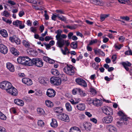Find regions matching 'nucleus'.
I'll list each match as a JSON object with an SVG mask.
<instances>
[{
    "label": "nucleus",
    "instance_id": "f8f14e48",
    "mask_svg": "<svg viewBox=\"0 0 132 132\" xmlns=\"http://www.w3.org/2000/svg\"><path fill=\"white\" fill-rule=\"evenodd\" d=\"M9 39L12 42H15L17 44H20V40L18 37H16L15 36H13V37H10Z\"/></svg>",
    "mask_w": 132,
    "mask_h": 132
},
{
    "label": "nucleus",
    "instance_id": "1a4fd4ad",
    "mask_svg": "<svg viewBox=\"0 0 132 132\" xmlns=\"http://www.w3.org/2000/svg\"><path fill=\"white\" fill-rule=\"evenodd\" d=\"M56 92L52 88L48 89L46 92V95L50 97H53L55 95Z\"/></svg>",
    "mask_w": 132,
    "mask_h": 132
},
{
    "label": "nucleus",
    "instance_id": "412c9836",
    "mask_svg": "<svg viewBox=\"0 0 132 132\" xmlns=\"http://www.w3.org/2000/svg\"><path fill=\"white\" fill-rule=\"evenodd\" d=\"M83 126L85 129L87 131H90L91 127V124L90 123H84Z\"/></svg>",
    "mask_w": 132,
    "mask_h": 132
},
{
    "label": "nucleus",
    "instance_id": "6e6552de",
    "mask_svg": "<svg viewBox=\"0 0 132 132\" xmlns=\"http://www.w3.org/2000/svg\"><path fill=\"white\" fill-rule=\"evenodd\" d=\"M113 120V117L111 116L105 117L103 118L102 121L104 123H109L111 122Z\"/></svg>",
    "mask_w": 132,
    "mask_h": 132
},
{
    "label": "nucleus",
    "instance_id": "603ef678",
    "mask_svg": "<svg viewBox=\"0 0 132 132\" xmlns=\"http://www.w3.org/2000/svg\"><path fill=\"white\" fill-rule=\"evenodd\" d=\"M131 50L129 48V50L126 51L125 52V54L126 55H130V54H131Z\"/></svg>",
    "mask_w": 132,
    "mask_h": 132
},
{
    "label": "nucleus",
    "instance_id": "79ce46f5",
    "mask_svg": "<svg viewBox=\"0 0 132 132\" xmlns=\"http://www.w3.org/2000/svg\"><path fill=\"white\" fill-rule=\"evenodd\" d=\"M62 32V31H61V32H60L59 30H57V31L55 32L57 34V35L56 36V39L60 38V35H61V33Z\"/></svg>",
    "mask_w": 132,
    "mask_h": 132
},
{
    "label": "nucleus",
    "instance_id": "bf43d9fd",
    "mask_svg": "<svg viewBox=\"0 0 132 132\" xmlns=\"http://www.w3.org/2000/svg\"><path fill=\"white\" fill-rule=\"evenodd\" d=\"M43 59L44 61L46 62H48L50 58L47 56H44L43 58Z\"/></svg>",
    "mask_w": 132,
    "mask_h": 132
},
{
    "label": "nucleus",
    "instance_id": "e2e57ef3",
    "mask_svg": "<svg viewBox=\"0 0 132 132\" xmlns=\"http://www.w3.org/2000/svg\"><path fill=\"white\" fill-rule=\"evenodd\" d=\"M90 92L93 94H95L96 93V90L93 88L91 89Z\"/></svg>",
    "mask_w": 132,
    "mask_h": 132
},
{
    "label": "nucleus",
    "instance_id": "a878e982",
    "mask_svg": "<svg viewBox=\"0 0 132 132\" xmlns=\"http://www.w3.org/2000/svg\"><path fill=\"white\" fill-rule=\"evenodd\" d=\"M52 122L50 124L51 126L53 127H56L57 126L56 120L55 119H52Z\"/></svg>",
    "mask_w": 132,
    "mask_h": 132
},
{
    "label": "nucleus",
    "instance_id": "9d476101",
    "mask_svg": "<svg viewBox=\"0 0 132 132\" xmlns=\"http://www.w3.org/2000/svg\"><path fill=\"white\" fill-rule=\"evenodd\" d=\"M76 81L79 85L84 87L87 86V84L86 82L82 79L78 78L76 79Z\"/></svg>",
    "mask_w": 132,
    "mask_h": 132
},
{
    "label": "nucleus",
    "instance_id": "bb28decb",
    "mask_svg": "<svg viewBox=\"0 0 132 132\" xmlns=\"http://www.w3.org/2000/svg\"><path fill=\"white\" fill-rule=\"evenodd\" d=\"M45 104L46 105L49 107H51L53 106V103L49 100L46 101Z\"/></svg>",
    "mask_w": 132,
    "mask_h": 132
},
{
    "label": "nucleus",
    "instance_id": "6ab92c4d",
    "mask_svg": "<svg viewBox=\"0 0 132 132\" xmlns=\"http://www.w3.org/2000/svg\"><path fill=\"white\" fill-rule=\"evenodd\" d=\"M10 51L14 55L18 56L19 55V53L18 51L14 47L11 48Z\"/></svg>",
    "mask_w": 132,
    "mask_h": 132
},
{
    "label": "nucleus",
    "instance_id": "aec40b11",
    "mask_svg": "<svg viewBox=\"0 0 132 132\" xmlns=\"http://www.w3.org/2000/svg\"><path fill=\"white\" fill-rule=\"evenodd\" d=\"M0 34L2 36L4 37H6L8 36V34L7 31L4 29H2L0 31Z\"/></svg>",
    "mask_w": 132,
    "mask_h": 132
},
{
    "label": "nucleus",
    "instance_id": "37998d69",
    "mask_svg": "<svg viewBox=\"0 0 132 132\" xmlns=\"http://www.w3.org/2000/svg\"><path fill=\"white\" fill-rule=\"evenodd\" d=\"M128 123V122H121V121H118L117 122V123H118L119 125L120 126H121L122 125H127Z\"/></svg>",
    "mask_w": 132,
    "mask_h": 132
},
{
    "label": "nucleus",
    "instance_id": "58836bf2",
    "mask_svg": "<svg viewBox=\"0 0 132 132\" xmlns=\"http://www.w3.org/2000/svg\"><path fill=\"white\" fill-rule=\"evenodd\" d=\"M28 2L33 3L34 4H37L38 0H25Z\"/></svg>",
    "mask_w": 132,
    "mask_h": 132
},
{
    "label": "nucleus",
    "instance_id": "8fccbe9b",
    "mask_svg": "<svg viewBox=\"0 0 132 132\" xmlns=\"http://www.w3.org/2000/svg\"><path fill=\"white\" fill-rule=\"evenodd\" d=\"M121 18L122 20H125L127 21H129V18L127 16L121 17Z\"/></svg>",
    "mask_w": 132,
    "mask_h": 132
},
{
    "label": "nucleus",
    "instance_id": "774afa93",
    "mask_svg": "<svg viewBox=\"0 0 132 132\" xmlns=\"http://www.w3.org/2000/svg\"><path fill=\"white\" fill-rule=\"evenodd\" d=\"M95 60L96 62L98 63L100 62L101 61V59L98 57H95Z\"/></svg>",
    "mask_w": 132,
    "mask_h": 132
},
{
    "label": "nucleus",
    "instance_id": "473e14b6",
    "mask_svg": "<svg viewBox=\"0 0 132 132\" xmlns=\"http://www.w3.org/2000/svg\"><path fill=\"white\" fill-rule=\"evenodd\" d=\"M38 113L40 114H44L45 113L44 110L42 109L38 108L37 109Z\"/></svg>",
    "mask_w": 132,
    "mask_h": 132
},
{
    "label": "nucleus",
    "instance_id": "393cba45",
    "mask_svg": "<svg viewBox=\"0 0 132 132\" xmlns=\"http://www.w3.org/2000/svg\"><path fill=\"white\" fill-rule=\"evenodd\" d=\"M28 52L31 55H37V52L36 51L32 49L28 50Z\"/></svg>",
    "mask_w": 132,
    "mask_h": 132
},
{
    "label": "nucleus",
    "instance_id": "4d7b16f0",
    "mask_svg": "<svg viewBox=\"0 0 132 132\" xmlns=\"http://www.w3.org/2000/svg\"><path fill=\"white\" fill-rule=\"evenodd\" d=\"M115 48H116V50H120L122 46L121 45H119V46L117 45H114Z\"/></svg>",
    "mask_w": 132,
    "mask_h": 132
},
{
    "label": "nucleus",
    "instance_id": "20e7f679",
    "mask_svg": "<svg viewBox=\"0 0 132 132\" xmlns=\"http://www.w3.org/2000/svg\"><path fill=\"white\" fill-rule=\"evenodd\" d=\"M67 66L65 67L63 69L64 72L66 74L69 75H72L74 74L75 71L73 69L72 66L71 65H67Z\"/></svg>",
    "mask_w": 132,
    "mask_h": 132
},
{
    "label": "nucleus",
    "instance_id": "e433bc0d",
    "mask_svg": "<svg viewBox=\"0 0 132 132\" xmlns=\"http://www.w3.org/2000/svg\"><path fill=\"white\" fill-rule=\"evenodd\" d=\"M22 43L26 47L28 48L30 46V44L29 43L27 42L25 40H23L22 41Z\"/></svg>",
    "mask_w": 132,
    "mask_h": 132
},
{
    "label": "nucleus",
    "instance_id": "f257e3e1",
    "mask_svg": "<svg viewBox=\"0 0 132 132\" xmlns=\"http://www.w3.org/2000/svg\"><path fill=\"white\" fill-rule=\"evenodd\" d=\"M0 87L3 89L6 90V92L14 96L17 95V89L12 86L9 82L4 81L0 83Z\"/></svg>",
    "mask_w": 132,
    "mask_h": 132
},
{
    "label": "nucleus",
    "instance_id": "72a5a7b5",
    "mask_svg": "<svg viewBox=\"0 0 132 132\" xmlns=\"http://www.w3.org/2000/svg\"><path fill=\"white\" fill-rule=\"evenodd\" d=\"M2 14L6 17H8L10 15V14L6 10H5L2 13Z\"/></svg>",
    "mask_w": 132,
    "mask_h": 132
},
{
    "label": "nucleus",
    "instance_id": "c85d7f7f",
    "mask_svg": "<svg viewBox=\"0 0 132 132\" xmlns=\"http://www.w3.org/2000/svg\"><path fill=\"white\" fill-rule=\"evenodd\" d=\"M65 106L67 110L69 111H71L72 110V108L70 104L68 103H67L65 104Z\"/></svg>",
    "mask_w": 132,
    "mask_h": 132
},
{
    "label": "nucleus",
    "instance_id": "f704fd0d",
    "mask_svg": "<svg viewBox=\"0 0 132 132\" xmlns=\"http://www.w3.org/2000/svg\"><path fill=\"white\" fill-rule=\"evenodd\" d=\"M122 64L123 67H130L131 65V64L128 61L126 62H123L122 63Z\"/></svg>",
    "mask_w": 132,
    "mask_h": 132
},
{
    "label": "nucleus",
    "instance_id": "a19ab883",
    "mask_svg": "<svg viewBox=\"0 0 132 132\" xmlns=\"http://www.w3.org/2000/svg\"><path fill=\"white\" fill-rule=\"evenodd\" d=\"M120 121H123L125 122H127L128 121L127 118L124 115L122 116L120 119Z\"/></svg>",
    "mask_w": 132,
    "mask_h": 132
},
{
    "label": "nucleus",
    "instance_id": "0e129e2a",
    "mask_svg": "<svg viewBox=\"0 0 132 132\" xmlns=\"http://www.w3.org/2000/svg\"><path fill=\"white\" fill-rule=\"evenodd\" d=\"M73 33L72 32L69 33L68 35V37L69 39H71V37L73 35Z\"/></svg>",
    "mask_w": 132,
    "mask_h": 132
},
{
    "label": "nucleus",
    "instance_id": "de8ad7c7",
    "mask_svg": "<svg viewBox=\"0 0 132 132\" xmlns=\"http://www.w3.org/2000/svg\"><path fill=\"white\" fill-rule=\"evenodd\" d=\"M79 88H76L73 89L72 92L74 95H75L76 94L77 92H78V89H79Z\"/></svg>",
    "mask_w": 132,
    "mask_h": 132
},
{
    "label": "nucleus",
    "instance_id": "f03ea898",
    "mask_svg": "<svg viewBox=\"0 0 132 132\" xmlns=\"http://www.w3.org/2000/svg\"><path fill=\"white\" fill-rule=\"evenodd\" d=\"M57 40V46L60 48H61L65 44L67 46H68L70 45V43L68 42V40H64L60 38H56Z\"/></svg>",
    "mask_w": 132,
    "mask_h": 132
},
{
    "label": "nucleus",
    "instance_id": "a211bd4d",
    "mask_svg": "<svg viewBox=\"0 0 132 132\" xmlns=\"http://www.w3.org/2000/svg\"><path fill=\"white\" fill-rule=\"evenodd\" d=\"M14 103L19 105L23 106L24 104L23 101L19 99H16L14 100Z\"/></svg>",
    "mask_w": 132,
    "mask_h": 132
},
{
    "label": "nucleus",
    "instance_id": "dca6fc26",
    "mask_svg": "<svg viewBox=\"0 0 132 132\" xmlns=\"http://www.w3.org/2000/svg\"><path fill=\"white\" fill-rule=\"evenodd\" d=\"M77 109L81 111H83L85 109V105L83 103H80L78 104L76 106Z\"/></svg>",
    "mask_w": 132,
    "mask_h": 132
},
{
    "label": "nucleus",
    "instance_id": "ea45409f",
    "mask_svg": "<svg viewBox=\"0 0 132 132\" xmlns=\"http://www.w3.org/2000/svg\"><path fill=\"white\" fill-rule=\"evenodd\" d=\"M33 6L35 9L38 10L40 11L42 10H43L44 9V7H42L40 6H39V7H38V6L34 5Z\"/></svg>",
    "mask_w": 132,
    "mask_h": 132
},
{
    "label": "nucleus",
    "instance_id": "39448f33",
    "mask_svg": "<svg viewBox=\"0 0 132 132\" xmlns=\"http://www.w3.org/2000/svg\"><path fill=\"white\" fill-rule=\"evenodd\" d=\"M50 82L53 85L58 86L61 84V81L59 78L53 77L50 78Z\"/></svg>",
    "mask_w": 132,
    "mask_h": 132
},
{
    "label": "nucleus",
    "instance_id": "5fc2aeb1",
    "mask_svg": "<svg viewBox=\"0 0 132 132\" xmlns=\"http://www.w3.org/2000/svg\"><path fill=\"white\" fill-rule=\"evenodd\" d=\"M87 101H88V103L89 104H90L92 103H93V102H94V100H92L91 98H88L87 99Z\"/></svg>",
    "mask_w": 132,
    "mask_h": 132
},
{
    "label": "nucleus",
    "instance_id": "13d9d810",
    "mask_svg": "<svg viewBox=\"0 0 132 132\" xmlns=\"http://www.w3.org/2000/svg\"><path fill=\"white\" fill-rule=\"evenodd\" d=\"M119 39L121 42H122L124 41L125 38L123 36H121L119 38Z\"/></svg>",
    "mask_w": 132,
    "mask_h": 132
},
{
    "label": "nucleus",
    "instance_id": "0eeeda50",
    "mask_svg": "<svg viewBox=\"0 0 132 132\" xmlns=\"http://www.w3.org/2000/svg\"><path fill=\"white\" fill-rule=\"evenodd\" d=\"M102 110L103 112L106 115H112L113 114L112 110L109 109L110 111L105 106H103L102 108Z\"/></svg>",
    "mask_w": 132,
    "mask_h": 132
},
{
    "label": "nucleus",
    "instance_id": "69168bd1",
    "mask_svg": "<svg viewBox=\"0 0 132 132\" xmlns=\"http://www.w3.org/2000/svg\"><path fill=\"white\" fill-rule=\"evenodd\" d=\"M67 37V36L64 34H62L60 35V39L65 38Z\"/></svg>",
    "mask_w": 132,
    "mask_h": 132
},
{
    "label": "nucleus",
    "instance_id": "6e6d98bb",
    "mask_svg": "<svg viewBox=\"0 0 132 132\" xmlns=\"http://www.w3.org/2000/svg\"><path fill=\"white\" fill-rule=\"evenodd\" d=\"M0 132H6V131L4 128L2 127H0Z\"/></svg>",
    "mask_w": 132,
    "mask_h": 132
},
{
    "label": "nucleus",
    "instance_id": "4468645a",
    "mask_svg": "<svg viewBox=\"0 0 132 132\" xmlns=\"http://www.w3.org/2000/svg\"><path fill=\"white\" fill-rule=\"evenodd\" d=\"M24 64H26L29 66L32 65V59H30L29 57L25 56Z\"/></svg>",
    "mask_w": 132,
    "mask_h": 132
},
{
    "label": "nucleus",
    "instance_id": "4c0bfd02",
    "mask_svg": "<svg viewBox=\"0 0 132 132\" xmlns=\"http://www.w3.org/2000/svg\"><path fill=\"white\" fill-rule=\"evenodd\" d=\"M0 118L3 120H5L6 119V116L3 113L1 112L0 111Z\"/></svg>",
    "mask_w": 132,
    "mask_h": 132
},
{
    "label": "nucleus",
    "instance_id": "5701e85b",
    "mask_svg": "<svg viewBox=\"0 0 132 132\" xmlns=\"http://www.w3.org/2000/svg\"><path fill=\"white\" fill-rule=\"evenodd\" d=\"M54 109V112L56 113H62L63 111V108L60 107H55Z\"/></svg>",
    "mask_w": 132,
    "mask_h": 132
},
{
    "label": "nucleus",
    "instance_id": "680f3d73",
    "mask_svg": "<svg viewBox=\"0 0 132 132\" xmlns=\"http://www.w3.org/2000/svg\"><path fill=\"white\" fill-rule=\"evenodd\" d=\"M8 3L12 5H14L15 4V3L14 2L11 0L8 1Z\"/></svg>",
    "mask_w": 132,
    "mask_h": 132
},
{
    "label": "nucleus",
    "instance_id": "c9c22d12",
    "mask_svg": "<svg viewBox=\"0 0 132 132\" xmlns=\"http://www.w3.org/2000/svg\"><path fill=\"white\" fill-rule=\"evenodd\" d=\"M93 3L96 5H102V3L98 0H93Z\"/></svg>",
    "mask_w": 132,
    "mask_h": 132
},
{
    "label": "nucleus",
    "instance_id": "c756f323",
    "mask_svg": "<svg viewBox=\"0 0 132 132\" xmlns=\"http://www.w3.org/2000/svg\"><path fill=\"white\" fill-rule=\"evenodd\" d=\"M51 72L53 75L57 76L59 75V73L58 71L55 69H52Z\"/></svg>",
    "mask_w": 132,
    "mask_h": 132
},
{
    "label": "nucleus",
    "instance_id": "052dcab7",
    "mask_svg": "<svg viewBox=\"0 0 132 132\" xmlns=\"http://www.w3.org/2000/svg\"><path fill=\"white\" fill-rule=\"evenodd\" d=\"M67 28L71 30L75 29L76 28L74 26H70L69 25H67Z\"/></svg>",
    "mask_w": 132,
    "mask_h": 132
},
{
    "label": "nucleus",
    "instance_id": "ddd939ff",
    "mask_svg": "<svg viewBox=\"0 0 132 132\" xmlns=\"http://www.w3.org/2000/svg\"><path fill=\"white\" fill-rule=\"evenodd\" d=\"M22 81L23 83L27 85H30L32 84V81L31 79L27 78H24L22 79Z\"/></svg>",
    "mask_w": 132,
    "mask_h": 132
},
{
    "label": "nucleus",
    "instance_id": "2f4dec72",
    "mask_svg": "<svg viewBox=\"0 0 132 132\" xmlns=\"http://www.w3.org/2000/svg\"><path fill=\"white\" fill-rule=\"evenodd\" d=\"M70 46L71 47L74 49L77 48V42H73L71 43Z\"/></svg>",
    "mask_w": 132,
    "mask_h": 132
},
{
    "label": "nucleus",
    "instance_id": "f3484780",
    "mask_svg": "<svg viewBox=\"0 0 132 132\" xmlns=\"http://www.w3.org/2000/svg\"><path fill=\"white\" fill-rule=\"evenodd\" d=\"M93 104L97 106H101L102 104V101L100 100L95 99L94 100Z\"/></svg>",
    "mask_w": 132,
    "mask_h": 132
},
{
    "label": "nucleus",
    "instance_id": "338daca9",
    "mask_svg": "<svg viewBox=\"0 0 132 132\" xmlns=\"http://www.w3.org/2000/svg\"><path fill=\"white\" fill-rule=\"evenodd\" d=\"M24 14V12L22 11H20L19 14V15L20 17H22Z\"/></svg>",
    "mask_w": 132,
    "mask_h": 132
},
{
    "label": "nucleus",
    "instance_id": "09e8293b",
    "mask_svg": "<svg viewBox=\"0 0 132 132\" xmlns=\"http://www.w3.org/2000/svg\"><path fill=\"white\" fill-rule=\"evenodd\" d=\"M58 19H59L60 20L63 21H66L65 18L63 16H62V17H61L58 15Z\"/></svg>",
    "mask_w": 132,
    "mask_h": 132
},
{
    "label": "nucleus",
    "instance_id": "cd10ccee",
    "mask_svg": "<svg viewBox=\"0 0 132 132\" xmlns=\"http://www.w3.org/2000/svg\"><path fill=\"white\" fill-rule=\"evenodd\" d=\"M13 23L14 25H15L17 27H19L20 24H22V22L17 20L14 21Z\"/></svg>",
    "mask_w": 132,
    "mask_h": 132
},
{
    "label": "nucleus",
    "instance_id": "7ed1b4c3",
    "mask_svg": "<svg viewBox=\"0 0 132 132\" xmlns=\"http://www.w3.org/2000/svg\"><path fill=\"white\" fill-rule=\"evenodd\" d=\"M32 65H34L38 67H41L43 66V63L41 59L34 58L32 59Z\"/></svg>",
    "mask_w": 132,
    "mask_h": 132
},
{
    "label": "nucleus",
    "instance_id": "7c9ffc66",
    "mask_svg": "<svg viewBox=\"0 0 132 132\" xmlns=\"http://www.w3.org/2000/svg\"><path fill=\"white\" fill-rule=\"evenodd\" d=\"M78 92L79 93V94L82 97L85 96L86 95V93L84 92L80 88H79V89H78Z\"/></svg>",
    "mask_w": 132,
    "mask_h": 132
},
{
    "label": "nucleus",
    "instance_id": "a18cd8bd",
    "mask_svg": "<svg viewBox=\"0 0 132 132\" xmlns=\"http://www.w3.org/2000/svg\"><path fill=\"white\" fill-rule=\"evenodd\" d=\"M44 122L42 120H39L38 122V125L40 127L43 126L44 125Z\"/></svg>",
    "mask_w": 132,
    "mask_h": 132
},
{
    "label": "nucleus",
    "instance_id": "9b49d317",
    "mask_svg": "<svg viewBox=\"0 0 132 132\" xmlns=\"http://www.w3.org/2000/svg\"><path fill=\"white\" fill-rule=\"evenodd\" d=\"M0 51L4 54H6L8 51L7 47L3 44H0Z\"/></svg>",
    "mask_w": 132,
    "mask_h": 132
},
{
    "label": "nucleus",
    "instance_id": "49530a36",
    "mask_svg": "<svg viewBox=\"0 0 132 132\" xmlns=\"http://www.w3.org/2000/svg\"><path fill=\"white\" fill-rule=\"evenodd\" d=\"M97 42V39L92 40L88 44V45H91L93 44L96 43Z\"/></svg>",
    "mask_w": 132,
    "mask_h": 132
},
{
    "label": "nucleus",
    "instance_id": "423d86ee",
    "mask_svg": "<svg viewBox=\"0 0 132 132\" xmlns=\"http://www.w3.org/2000/svg\"><path fill=\"white\" fill-rule=\"evenodd\" d=\"M57 118L62 121L68 122L69 121L68 116L64 113L59 114L57 116Z\"/></svg>",
    "mask_w": 132,
    "mask_h": 132
},
{
    "label": "nucleus",
    "instance_id": "3c124183",
    "mask_svg": "<svg viewBox=\"0 0 132 132\" xmlns=\"http://www.w3.org/2000/svg\"><path fill=\"white\" fill-rule=\"evenodd\" d=\"M59 14H57V15H55L53 14V15L52 17V20H54V21H55L56 20V17H57L58 18V16Z\"/></svg>",
    "mask_w": 132,
    "mask_h": 132
},
{
    "label": "nucleus",
    "instance_id": "864d4df0",
    "mask_svg": "<svg viewBox=\"0 0 132 132\" xmlns=\"http://www.w3.org/2000/svg\"><path fill=\"white\" fill-rule=\"evenodd\" d=\"M22 59L21 58V56L19 57L17 59V61L19 63L21 64H23L22 62V59Z\"/></svg>",
    "mask_w": 132,
    "mask_h": 132
},
{
    "label": "nucleus",
    "instance_id": "4be33fe9",
    "mask_svg": "<svg viewBox=\"0 0 132 132\" xmlns=\"http://www.w3.org/2000/svg\"><path fill=\"white\" fill-rule=\"evenodd\" d=\"M107 128L111 132H114L116 130V128L112 125H108L107 126Z\"/></svg>",
    "mask_w": 132,
    "mask_h": 132
},
{
    "label": "nucleus",
    "instance_id": "2eb2a0df",
    "mask_svg": "<svg viewBox=\"0 0 132 132\" xmlns=\"http://www.w3.org/2000/svg\"><path fill=\"white\" fill-rule=\"evenodd\" d=\"M6 67L11 72L14 71V66L13 65L10 63H8L6 64Z\"/></svg>",
    "mask_w": 132,
    "mask_h": 132
},
{
    "label": "nucleus",
    "instance_id": "c03bdc74",
    "mask_svg": "<svg viewBox=\"0 0 132 132\" xmlns=\"http://www.w3.org/2000/svg\"><path fill=\"white\" fill-rule=\"evenodd\" d=\"M30 29L31 32L35 33H36L37 31V29L36 27H31L30 28Z\"/></svg>",
    "mask_w": 132,
    "mask_h": 132
},
{
    "label": "nucleus",
    "instance_id": "b1692460",
    "mask_svg": "<svg viewBox=\"0 0 132 132\" xmlns=\"http://www.w3.org/2000/svg\"><path fill=\"white\" fill-rule=\"evenodd\" d=\"M69 132H81V131L78 128L74 127L70 129Z\"/></svg>",
    "mask_w": 132,
    "mask_h": 132
}]
</instances>
